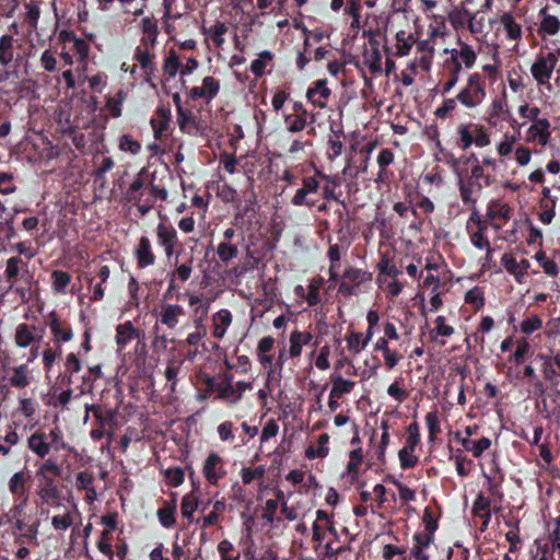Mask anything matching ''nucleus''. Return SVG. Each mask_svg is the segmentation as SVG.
I'll return each instance as SVG.
<instances>
[{"mask_svg": "<svg viewBox=\"0 0 560 560\" xmlns=\"http://www.w3.org/2000/svg\"><path fill=\"white\" fill-rule=\"evenodd\" d=\"M483 185L467 178L459 182V195L464 205L474 206L481 196Z\"/></svg>", "mask_w": 560, "mask_h": 560, "instance_id": "nucleus-9", "label": "nucleus"}, {"mask_svg": "<svg viewBox=\"0 0 560 560\" xmlns=\"http://www.w3.org/2000/svg\"><path fill=\"white\" fill-rule=\"evenodd\" d=\"M363 335L361 332L351 331L347 337L348 349L354 354L360 353L366 346H362Z\"/></svg>", "mask_w": 560, "mask_h": 560, "instance_id": "nucleus-56", "label": "nucleus"}, {"mask_svg": "<svg viewBox=\"0 0 560 560\" xmlns=\"http://www.w3.org/2000/svg\"><path fill=\"white\" fill-rule=\"evenodd\" d=\"M166 482L172 487H178L184 481V470L180 467L168 468L164 472Z\"/></svg>", "mask_w": 560, "mask_h": 560, "instance_id": "nucleus-50", "label": "nucleus"}, {"mask_svg": "<svg viewBox=\"0 0 560 560\" xmlns=\"http://www.w3.org/2000/svg\"><path fill=\"white\" fill-rule=\"evenodd\" d=\"M487 95L486 82L480 73H471L456 95V100L466 108L472 109L482 104Z\"/></svg>", "mask_w": 560, "mask_h": 560, "instance_id": "nucleus-1", "label": "nucleus"}, {"mask_svg": "<svg viewBox=\"0 0 560 560\" xmlns=\"http://www.w3.org/2000/svg\"><path fill=\"white\" fill-rule=\"evenodd\" d=\"M119 148L122 151L130 152L132 154H137L141 145L138 141L133 140L130 136L124 135L119 140Z\"/></svg>", "mask_w": 560, "mask_h": 560, "instance_id": "nucleus-61", "label": "nucleus"}, {"mask_svg": "<svg viewBox=\"0 0 560 560\" xmlns=\"http://www.w3.org/2000/svg\"><path fill=\"white\" fill-rule=\"evenodd\" d=\"M228 32V27L224 23L218 22L209 30V34L213 37L214 44L220 47L223 43V35Z\"/></svg>", "mask_w": 560, "mask_h": 560, "instance_id": "nucleus-63", "label": "nucleus"}, {"mask_svg": "<svg viewBox=\"0 0 560 560\" xmlns=\"http://www.w3.org/2000/svg\"><path fill=\"white\" fill-rule=\"evenodd\" d=\"M328 441H329V436L327 433H323L318 436L317 439V446L316 448L314 446H310L306 448L305 451V456L308 458V459H313V458H324L328 455L329 453V448L327 446L328 444Z\"/></svg>", "mask_w": 560, "mask_h": 560, "instance_id": "nucleus-34", "label": "nucleus"}, {"mask_svg": "<svg viewBox=\"0 0 560 560\" xmlns=\"http://www.w3.org/2000/svg\"><path fill=\"white\" fill-rule=\"evenodd\" d=\"M192 261V256L186 262L179 264L177 259L175 260V270L171 275L168 290L177 287L176 281L186 282L191 277Z\"/></svg>", "mask_w": 560, "mask_h": 560, "instance_id": "nucleus-20", "label": "nucleus"}, {"mask_svg": "<svg viewBox=\"0 0 560 560\" xmlns=\"http://www.w3.org/2000/svg\"><path fill=\"white\" fill-rule=\"evenodd\" d=\"M291 203L295 207L305 206L310 209L315 206V201L310 197V194L301 188L295 191L291 199Z\"/></svg>", "mask_w": 560, "mask_h": 560, "instance_id": "nucleus-54", "label": "nucleus"}, {"mask_svg": "<svg viewBox=\"0 0 560 560\" xmlns=\"http://www.w3.org/2000/svg\"><path fill=\"white\" fill-rule=\"evenodd\" d=\"M201 86L207 95V102H210L220 90V83L213 77H206Z\"/></svg>", "mask_w": 560, "mask_h": 560, "instance_id": "nucleus-53", "label": "nucleus"}, {"mask_svg": "<svg viewBox=\"0 0 560 560\" xmlns=\"http://www.w3.org/2000/svg\"><path fill=\"white\" fill-rule=\"evenodd\" d=\"M175 511H176V500L174 499L172 502H165L164 508L158 511V517L160 523L166 527L171 528L174 526L175 520Z\"/></svg>", "mask_w": 560, "mask_h": 560, "instance_id": "nucleus-35", "label": "nucleus"}, {"mask_svg": "<svg viewBox=\"0 0 560 560\" xmlns=\"http://www.w3.org/2000/svg\"><path fill=\"white\" fill-rule=\"evenodd\" d=\"M364 63L372 73L382 71V55L376 44H372L371 49H366L363 54Z\"/></svg>", "mask_w": 560, "mask_h": 560, "instance_id": "nucleus-30", "label": "nucleus"}, {"mask_svg": "<svg viewBox=\"0 0 560 560\" xmlns=\"http://www.w3.org/2000/svg\"><path fill=\"white\" fill-rule=\"evenodd\" d=\"M31 481V475L25 471L14 472L9 479L8 487L10 492L18 499H21L23 503H26L28 499L27 483Z\"/></svg>", "mask_w": 560, "mask_h": 560, "instance_id": "nucleus-7", "label": "nucleus"}, {"mask_svg": "<svg viewBox=\"0 0 560 560\" xmlns=\"http://www.w3.org/2000/svg\"><path fill=\"white\" fill-rule=\"evenodd\" d=\"M74 523L73 514L67 511L63 514L54 515L51 517V526L57 532H63L70 528Z\"/></svg>", "mask_w": 560, "mask_h": 560, "instance_id": "nucleus-39", "label": "nucleus"}, {"mask_svg": "<svg viewBox=\"0 0 560 560\" xmlns=\"http://www.w3.org/2000/svg\"><path fill=\"white\" fill-rule=\"evenodd\" d=\"M178 68H179L178 57L174 50H171L164 61V71L171 78H174L177 74Z\"/></svg>", "mask_w": 560, "mask_h": 560, "instance_id": "nucleus-57", "label": "nucleus"}, {"mask_svg": "<svg viewBox=\"0 0 560 560\" xmlns=\"http://www.w3.org/2000/svg\"><path fill=\"white\" fill-rule=\"evenodd\" d=\"M284 124L290 132H300L306 127V117L303 115H288Z\"/></svg>", "mask_w": 560, "mask_h": 560, "instance_id": "nucleus-45", "label": "nucleus"}, {"mask_svg": "<svg viewBox=\"0 0 560 560\" xmlns=\"http://www.w3.org/2000/svg\"><path fill=\"white\" fill-rule=\"evenodd\" d=\"M232 314L229 310L222 308L212 315V334L217 339H222L230 325L232 324Z\"/></svg>", "mask_w": 560, "mask_h": 560, "instance_id": "nucleus-18", "label": "nucleus"}, {"mask_svg": "<svg viewBox=\"0 0 560 560\" xmlns=\"http://www.w3.org/2000/svg\"><path fill=\"white\" fill-rule=\"evenodd\" d=\"M15 43L13 34L0 36V66L5 67L15 58Z\"/></svg>", "mask_w": 560, "mask_h": 560, "instance_id": "nucleus-17", "label": "nucleus"}, {"mask_svg": "<svg viewBox=\"0 0 560 560\" xmlns=\"http://www.w3.org/2000/svg\"><path fill=\"white\" fill-rule=\"evenodd\" d=\"M413 452H415V450L407 448V447H402L399 451L398 457H399L401 468L408 469V468H412L417 465L418 458H417V456H415Z\"/></svg>", "mask_w": 560, "mask_h": 560, "instance_id": "nucleus-49", "label": "nucleus"}, {"mask_svg": "<svg viewBox=\"0 0 560 560\" xmlns=\"http://www.w3.org/2000/svg\"><path fill=\"white\" fill-rule=\"evenodd\" d=\"M177 114V124L180 129V131L188 133V135H196L198 131V126L195 120V117L192 116L191 112L183 109Z\"/></svg>", "mask_w": 560, "mask_h": 560, "instance_id": "nucleus-31", "label": "nucleus"}, {"mask_svg": "<svg viewBox=\"0 0 560 560\" xmlns=\"http://www.w3.org/2000/svg\"><path fill=\"white\" fill-rule=\"evenodd\" d=\"M539 15H541V21L538 27V34L541 37H546L547 35H556L560 31V20L556 15H551L547 13V8H542L539 11Z\"/></svg>", "mask_w": 560, "mask_h": 560, "instance_id": "nucleus-16", "label": "nucleus"}, {"mask_svg": "<svg viewBox=\"0 0 560 560\" xmlns=\"http://www.w3.org/2000/svg\"><path fill=\"white\" fill-rule=\"evenodd\" d=\"M12 375L9 377V384L14 388H25L31 384L32 376L26 363L12 366L10 369Z\"/></svg>", "mask_w": 560, "mask_h": 560, "instance_id": "nucleus-15", "label": "nucleus"}, {"mask_svg": "<svg viewBox=\"0 0 560 560\" xmlns=\"http://www.w3.org/2000/svg\"><path fill=\"white\" fill-rule=\"evenodd\" d=\"M510 207L506 203H501L499 200H491L488 205L486 219L492 221L497 218L508 220L510 215Z\"/></svg>", "mask_w": 560, "mask_h": 560, "instance_id": "nucleus-32", "label": "nucleus"}, {"mask_svg": "<svg viewBox=\"0 0 560 560\" xmlns=\"http://www.w3.org/2000/svg\"><path fill=\"white\" fill-rule=\"evenodd\" d=\"M558 63L555 52L538 54L530 66V73L538 86L550 88V79Z\"/></svg>", "mask_w": 560, "mask_h": 560, "instance_id": "nucleus-2", "label": "nucleus"}, {"mask_svg": "<svg viewBox=\"0 0 560 560\" xmlns=\"http://www.w3.org/2000/svg\"><path fill=\"white\" fill-rule=\"evenodd\" d=\"M465 301L475 310H480L485 304L482 291L478 287L472 288L466 293Z\"/></svg>", "mask_w": 560, "mask_h": 560, "instance_id": "nucleus-52", "label": "nucleus"}, {"mask_svg": "<svg viewBox=\"0 0 560 560\" xmlns=\"http://www.w3.org/2000/svg\"><path fill=\"white\" fill-rule=\"evenodd\" d=\"M49 327L54 335V343L60 345L72 339L73 332L70 325L62 323L55 312L49 314Z\"/></svg>", "mask_w": 560, "mask_h": 560, "instance_id": "nucleus-10", "label": "nucleus"}, {"mask_svg": "<svg viewBox=\"0 0 560 560\" xmlns=\"http://www.w3.org/2000/svg\"><path fill=\"white\" fill-rule=\"evenodd\" d=\"M527 130V142L537 141L541 147L548 144L550 139V122L547 118H539Z\"/></svg>", "mask_w": 560, "mask_h": 560, "instance_id": "nucleus-8", "label": "nucleus"}, {"mask_svg": "<svg viewBox=\"0 0 560 560\" xmlns=\"http://www.w3.org/2000/svg\"><path fill=\"white\" fill-rule=\"evenodd\" d=\"M37 494L44 502L50 503L51 501L59 499L60 491L52 478H46L42 479V483L37 489Z\"/></svg>", "mask_w": 560, "mask_h": 560, "instance_id": "nucleus-28", "label": "nucleus"}, {"mask_svg": "<svg viewBox=\"0 0 560 560\" xmlns=\"http://www.w3.org/2000/svg\"><path fill=\"white\" fill-rule=\"evenodd\" d=\"M279 432V424L275 419H269L262 428L260 442H267L269 439L275 438Z\"/></svg>", "mask_w": 560, "mask_h": 560, "instance_id": "nucleus-59", "label": "nucleus"}, {"mask_svg": "<svg viewBox=\"0 0 560 560\" xmlns=\"http://www.w3.org/2000/svg\"><path fill=\"white\" fill-rule=\"evenodd\" d=\"M198 508V498L195 492L184 495L180 504L182 515L188 520L189 523L194 521V512Z\"/></svg>", "mask_w": 560, "mask_h": 560, "instance_id": "nucleus-37", "label": "nucleus"}, {"mask_svg": "<svg viewBox=\"0 0 560 560\" xmlns=\"http://www.w3.org/2000/svg\"><path fill=\"white\" fill-rule=\"evenodd\" d=\"M316 176H318L322 180L325 182L323 186V197L326 200H338L337 195L335 194L336 188L340 185V180L337 176H329L323 173L319 170H316Z\"/></svg>", "mask_w": 560, "mask_h": 560, "instance_id": "nucleus-29", "label": "nucleus"}, {"mask_svg": "<svg viewBox=\"0 0 560 560\" xmlns=\"http://www.w3.org/2000/svg\"><path fill=\"white\" fill-rule=\"evenodd\" d=\"M452 60L454 66L464 63L466 68H471L476 61V54L469 45L460 44L459 50L452 51Z\"/></svg>", "mask_w": 560, "mask_h": 560, "instance_id": "nucleus-27", "label": "nucleus"}, {"mask_svg": "<svg viewBox=\"0 0 560 560\" xmlns=\"http://www.w3.org/2000/svg\"><path fill=\"white\" fill-rule=\"evenodd\" d=\"M234 547L231 541L224 539L218 545V552L220 553L221 560H240V555L230 556V552L233 551Z\"/></svg>", "mask_w": 560, "mask_h": 560, "instance_id": "nucleus-64", "label": "nucleus"}, {"mask_svg": "<svg viewBox=\"0 0 560 560\" xmlns=\"http://www.w3.org/2000/svg\"><path fill=\"white\" fill-rule=\"evenodd\" d=\"M320 180L322 179L318 176H316L315 172L314 176L303 177L301 189L305 190L310 195L316 194L319 189Z\"/></svg>", "mask_w": 560, "mask_h": 560, "instance_id": "nucleus-62", "label": "nucleus"}, {"mask_svg": "<svg viewBox=\"0 0 560 560\" xmlns=\"http://www.w3.org/2000/svg\"><path fill=\"white\" fill-rule=\"evenodd\" d=\"M209 308V302H203L195 306L192 312V322L195 324V328H201V326H205V320L208 316Z\"/></svg>", "mask_w": 560, "mask_h": 560, "instance_id": "nucleus-46", "label": "nucleus"}, {"mask_svg": "<svg viewBox=\"0 0 560 560\" xmlns=\"http://www.w3.org/2000/svg\"><path fill=\"white\" fill-rule=\"evenodd\" d=\"M313 336L308 331L293 330L290 335V355L298 358L301 355L302 347L312 340Z\"/></svg>", "mask_w": 560, "mask_h": 560, "instance_id": "nucleus-25", "label": "nucleus"}, {"mask_svg": "<svg viewBox=\"0 0 560 560\" xmlns=\"http://www.w3.org/2000/svg\"><path fill=\"white\" fill-rule=\"evenodd\" d=\"M330 90L327 88L326 80H317L313 88H310L306 97L307 100L319 108L326 107V100L330 95Z\"/></svg>", "mask_w": 560, "mask_h": 560, "instance_id": "nucleus-14", "label": "nucleus"}, {"mask_svg": "<svg viewBox=\"0 0 560 560\" xmlns=\"http://www.w3.org/2000/svg\"><path fill=\"white\" fill-rule=\"evenodd\" d=\"M265 467L257 466L254 469L243 468L242 469V481L245 485H249L254 479H261L265 476Z\"/></svg>", "mask_w": 560, "mask_h": 560, "instance_id": "nucleus-55", "label": "nucleus"}, {"mask_svg": "<svg viewBox=\"0 0 560 560\" xmlns=\"http://www.w3.org/2000/svg\"><path fill=\"white\" fill-rule=\"evenodd\" d=\"M476 19V13L469 12L464 7L455 8L448 13V20L455 30L466 28L470 20Z\"/></svg>", "mask_w": 560, "mask_h": 560, "instance_id": "nucleus-26", "label": "nucleus"}, {"mask_svg": "<svg viewBox=\"0 0 560 560\" xmlns=\"http://www.w3.org/2000/svg\"><path fill=\"white\" fill-rule=\"evenodd\" d=\"M217 254L222 262L228 264L237 256L238 249L236 245L222 242L218 245Z\"/></svg>", "mask_w": 560, "mask_h": 560, "instance_id": "nucleus-41", "label": "nucleus"}, {"mask_svg": "<svg viewBox=\"0 0 560 560\" xmlns=\"http://www.w3.org/2000/svg\"><path fill=\"white\" fill-rule=\"evenodd\" d=\"M184 315L185 311L180 305L167 304L161 311L160 320L170 329H174L178 325L179 318Z\"/></svg>", "mask_w": 560, "mask_h": 560, "instance_id": "nucleus-19", "label": "nucleus"}, {"mask_svg": "<svg viewBox=\"0 0 560 560\" xmlns=\"http://www.w3.org/2000/svg\"><path fill=\"white\" fill-rule=\"evenodd\" d=\"M501 262L506 271L514 276L518 283L523 281L524 276L527 273V270L530 267V264L527 259L517 261L511 254H504L501 258Z\"/></svg>", "mask_w": 560, "mask_h": 560, "instance_id": "nucleus-12", "label": "nucleus"}, {"mask_svg": "<svg viewBox=\"0 0 560 560\" xmlns=\"http://www.w3.org/2000/svg\"><path fill=\"white\" fill-rule=\"evenodd\" d=\"M135 255L140 268L152 266L155 262V255L152 250L148 236H141L135 249Z\"/></svg>", "mask_w": 560, "mask_h": 560, "instance_id": "nucleus-13", "label": "nucleus"}, {"mask_svg": "<svg viewBox=\"0 0 560 560\" xmlns=\"http://www.w3.org/2000/svg\"><path fill=\"white\" fill-rule=\"evenodd\" d=\"M509 113L508 110V102L505 100V95L501 97L493 98L488 110H487V121L497 126L498 120L503 117L504 114Z\"/></svg>", "mask_w": 560, "mask_h": 560, "instance_id": "nucleus-24", "label": "nucleus"}, {"mask_svg": "<svg viewBox=\"0 0 560 560\" xmlns=\"http://www.w3.org/2000/svg\"><path fill=\"white\" fill-rule=\"evenodd\" d=\"M51 278L52 288L57 293H63L71 281V276L68 272L61 270L52 271Z\"/></svg>", "mask_w": 560, "mask_h": 560, "instance_id": "nucleus-42", "label": "nucleus"}, {"mask_svg": "<svg viewBox=\"0 0 560 560\" xmlns=\"http://www.w3.org/2000/svg\"><path fill=\"white\" fill-rule=\"evenodd\" d=\"M48 474L55 477L61 475V467L50 458L46 459L37 470V476L40 477V479L49 478Z\"/></svg>", "mask_w": 560, "mask_h": 560, "instance_id": "nucleus-44", "label": "nucleus"}, {"mask_svg": "<svg viewBox=\"0 0 560 560\" xmlns=\"http://www.w3.org/2000/svg\"><path fill=\"white\" fill-rule=\"evenodd\" d=\"M330 381L332 383L330 398H341L345 394L351 393L355 386L353 381L346 380L336 372L330 375Z\"/></svg>", "mask_w": 560, "mask_h": 560, "instance_id": "nucleus-22", "label": "nucleus"}, {"mask_svg": "<svg viewBox=\"0 0 560 560\" xmlns=\"http://www.w3.org/2000/svg\"><path fill=\"white\" fill-rule=\"evenodd\" d=\"M378 270L382 275H386L393 279H395L399 273L400 270L395 266V264L390 260L388 255H383L378 265Z\"/></svg>", "mask_w": 560, "mask_h": 560, "instance_id": "nucleus-47", "label": "nucleus"}, {"mask_svg": "<svg viewBox=\"0 0 560 560\" xmlns=\"http://www.w3.org/2000/svg\"><path fill=\"white\" fill-rule=\"evenodd\" d=\"M25 21L31 27V31H36L38 26V20L40 16L39 3L37 1L31 0L25 3Z\"/></svg>", "mask_w": 560, "mask_h": 560, "instance_id": "nucleus-38", "label": "nucleus"}, {"mask_svg": "<svg viewBox=\"0 0 560 560\" xmlns=\"http://www.w3.org/2000/svg\"><path fill=\"white\" fill-rule=\"evenodd\" d=\"M48 439L50 448L52 447L57 452L67 448V443L65 442L62 432L58 427H55L54 429L50 430Z\"/></svg>", "mask_w": 560, "mask_h": 560, "instance_id": "nucleus-51", "label": "nucleus"}, {"mask_svg": "<svg viewBox=\"0 0 560 560\" xmlns=\"http://www.w3.org/2000/svg\"><path fill=\"white\" fill-rule=\"evenodd\" d=\"M156 241L164 248L165 256L171 258L178 243L177 231L171 224L159 223L156 226Z\"/></svg>", "mask_w": 560, "mask_h": 560, "instance_id": "nucleus-5", "label": "nucleus"}, {"mask_svg": "<svg viewBox=\"0 0 560 560\" xmlns=\"http://www.w3.org/2000/svg\"><path fill=\"white\" fill-rule=\"evenodd\" d=\"M140 338V331L130 320L119 324L116 327L115 341L118 351H122L132 340Z\"/></svg>", "mask_w": 560, "mask_h": 560, "instance_id": "nucleus-11", "label": "nucleus"}, {"mask_svg": "<svg viewBox=\"0 0 560 560\" xmlns=\"http://www.w3.org/2000/svg\"><path fill=\"white\" fill-rule=\"evenodd\" d=\"M44 329L25 323L19 324L15 328L14 343L19 348H27L43 339Z\"/></svg>", "mask_w": 560, "mask_h": 560, "instance_id": "nucleus-4", "label": "nucleus"}, {"mask_svg": "<svg viewBox=\"0 0 560 560\" xmlns=\"http://www.w3.org/2000/svg\"><path fill=\"white\" fill-rule=\"evenodd\" d=\"M42 354L45 371L49 372L56 359L61 354V346L55 345V347H51L49 343H47Z\"/></svg>", "mask_w": 560, "mask_h": 560, "instance_id": "nucleus-40", "label": "nucleus"}, {"mask_svg": "<svg viewBox=\"0 0 560 560\" xmlns=\"http://www.w3.org/2000/svg\"><path fill=\"white\" fill-rule=\"evenodd\" d=\"M542 327V322L537 315H532L521 323V330L524 334H532L533 331Z\"/></svg>", "mask_w": 560, "mask_h": 560, "instance_id": "nucleus-60", "label": "nucleus"}, {"mask_svg": "<svg viewBox=\"0 0 560 560\" xmlns=\"http://www.w3.org/2000/svg\"><path fill=\"white\" fill-rule=\"evenodd\" d=\"M28 448L38 457L45 458L50 452V444L44 432L36 431L27 440Z\"/></svg>", "mask_w": 560, "mask_h": 560, "instance_id": "nucleus-21", "label": "nucleus"}, {"mask_svg": "<svg viewBox=\"0 0 560 560\" xmlns=\"http://www.w3.org/2000/svg\"><path fill=\"white\" fill-rule=\"evenodd\" d=\"M462 445L467 452H471L475 457H480L491 446V440L489 438H481L478 441H474L465 438L462 441Z\"/></svg>", "mask_w": 560, "mask_h": 560, "instance_id": "nucleus-33", "label": "nucleus"}, {"mask_svg": "<svg viewBox=\"0 0 560 560\" xmlns=\"http://www.w3.org/2000/svg\"><path fill=\"white\" fill-rule=\"evenodd\" d=\"M425 424L429 431V440L434 441L436 435L441 432L439 416L436 411L427 413Z\"/></svg>", "mask_w": 560, "mask_h": 560, "instance_id": "nucleus-48", "label": "nucleus"}, {"mask_svg": "<svg viewBox=\"0 0 560 560\" xmlns=\"http://www.w3.org/2000/svg\"><path fill=\"white\" fill-rule=\"evenodd\" d=\"M487 512H490V500L482 493H478L472 504V513L474 515L479 516Z\"/></svg>", "mask_w": 560, "mask_h": 560, "instance_id": "nucleus-58", "label": "nucleus"}, {"mask_svg": "<svg viewBox=\"0 0 560 560\" xmlns=\"http://www.w3.org/2000/svg\"><path fill=\"white\" fill-rule=\"evenodd\" d=\"M372 279V273L362 269L349 267L342 275V281L339 285L338 291L343 295H352L354 289L366 281Z\"/></svg>", "mask_w": 560, "mask_h": 560, "instance_id": "nucleus-3", "label": "nucleus"}, {"mask_svg": "<svg viewBox=\"0 0 560 560\" xmlns=\"http://www.w3.org/2000/svg\"><path fill=\"white\" fill-rule=\"evenodd\" d=\"M202 472L210 483L217 485L226 474L222 458L217 453H211L205 460Z\"/></svg>", "mask_w": 560, "mask_h": 560, "instance_id": "nucleus-6", "label": "nucleus"}, {"mask_svg": "<svg viewBox=\"0 0 560 560\" xmlns=\"http://www.w3.org/2000/svg\"><path fill=\"white\" fill-rule=\"evenodd\" d=\"M469 161L477 162V164L471 167L470 176L468 177L469 179H472L474 182H480L482 179L485 182V186H491L494 184V177L485 172V167L478 162L474 154L469 158Z\"/></svg>", "mask_w": 560, "mask_h": 560, "instance_id": "nucleus-36", "label": "nucleus"}, {"mask_svg": "<svg viewBox=\"0 0 560 560\" xmlns=\"http://www.w3.org/2000/svg\"><path fill=\"white\" fill-rule=\"evenodd\" d=\"M272 58V55L268 50H264L259 54V57L252 61L250 70L252 72L260 77L265 73L267 62L270 61Z\"/></svg>", "mask_w": 560, "mask_h": 560, "instance_id": "nucleus-43", "label": "nucleus"}, {"mask_svg": "<svg viewBox=\"0 0 560 560\" xmlns=\"http://www.w3.org/2000/svg\"><path fill=\"white\" fill-rule=\"evenodd\" d=\"M500 23L510 40H520L522 38V26L511 12H503L500 16Z\"/></svg>", "mask_w": 560, "mask_h": 560, "instance_id": "nucleus-23", "label": "nucleus"}]
</instances>
